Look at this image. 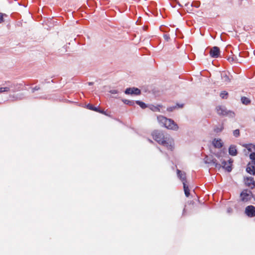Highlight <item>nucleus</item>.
<instances>
[{
  "instance_id": "obj_22",
  "label": "nucleus",
  "mask_w": 255,
  "mask_h": 255,
  "mask_svg": "<svg viewBox=\"0 0 255 255\" xmlns=\"http://www.w3.org/2000/svg\"><path fill=\"white\" fill-rule=\"evenodd\" d=\"M86 107L87 109H88L90 110H92V111H94L96 112H97V111H98V108H99V107H95L94 105H93L92 104H87L86 105Z\"/></svg>"
},
{
  "instance_id": "obj_28",
  "label": "nucleus",
  "mask_w": 255,
  "mask_h": 255,
  "mask_svg": "<svg viewBox=\"0 0 255 255\" xmlns=\"http://www.w3.org/2000/svg\"><path fill=\"white\" fill-rule=\"evenodd\" d=\"M240 132L239 129H235L233 131V135L235 137H238L240 136Z\"/></svg>"
},
{
  "instance_id": "obj_19",
  "label": "nucleus",
  "mask_w": 255,
  "mask_h": 255,
  "mask_svg": "<svg viewBox=\"0 0 255 255\" xmlns=\"http://www.w3.org/2000/svg\"><path fill=\"white\" fill-rule=\"evenodd\" d=\"M183 188L185 196L187 197H188L190 195V190L189 189L188 186L187 185L186 183H184Z\"/></svg>"
},
{
  "instance_id": "obj_23",
  "label": "nucleus",
  "mask_w": 255,
  "mask_h": 255,
  "mask_svg": "<svg viewBox=\"0 0 255 255\" xmlns=\"http://www.w3.org/2000/svg\"><path fill=\"white\" fill-rule=\"evenodd\" d=\"M160 106L158 105L157 106H155L154 105H150L149 109L153 112H159L160 111Z\"/></svg>"
},
{
  "instance_id": "obj_24",
  "label": "nucleus",
  "mask_w": 255,
  "mask_h": 255,
  "mask_svg": "<svg viewBox=\"0 0 255 255\" xmlns=\"http://www.w3.org/2000/svg\"><path fill=\"white\" fill-rule=\"evenodd\" d=\"M228 93L226 91H223L220 93V97L224 99H227Z\"/></svg>"
},
{
  "instance_id": "obj_5",
  "label": "nucleus",
  "mask_w": 255,
  "mask_h": 255,
  "mask_svg": "<svg viewBox=\"0 0 255 255\" xmlns=\"http://www.w3.org/2000/svg\"><path fill=\"white\" fill-rule=\"evenodd\" d=\"M253 196L251 191L248 189L244 190L240 194L241 200L244 202H247L252 199Z\"/></svg>"
},
{
  "instance_id": "obj_39",
  "label": "nucleus",
  "mask_w": 255,
  "mask_h": 255,
  "mask_svg": "<svg viewBox=\"0 0 255 255\" xmlns=\"http://www.w3.org/2000/svg\"><path fill=\"white\" fill-rule=\"evenodd\" d=\"M216 156L217 157H218V158L220 157V156H219V155L218 154H216Z\"/></svg>"
},
{
  "instance_id": "obj_11",
  "label": "nucleus",
  "mask_w": 255,
  "mask_h": 255,
  "mask_svg": "<svg viewBox=\"0 0 255 255\" xmlns=\"http://www.w3.org/2000/svg\"><path fill=\"white\" fill-rule=\"evenodd\" d=\"M246 185L251 189H253L255 186V182L254 178L252 177H247L244 179Z\"/></svg>"
},
{
  "instance_id": "obj_27",
  "label": "nucleus",
  "mask_w": 255,
  "mask_h": 255,
  "mask_svg": "<svg viewBox=\"0 0 255 255\" xmlns=\"http://www.w3.org/2000/svg\"><path fill=\"white\" fill-rule=\"evenodd\" d=\"M250 158L252 160L253 163H255V152H253L250 154Z\"/></svg>"
},
{
  "instance_id": "obj_18",
  "label": "nucleus",
  "mask_w": 255,
  "mask_h": 255,
  "mask_svg": "<svg viewBox=\"0 0 255 255\" xmlns=\"http://www.w3.org/2000/svg\"><path fill=\"white\" fill-rule=\"evenodd\" d=\"M224 129V126L223 124H222L218 126H216L214 128V131L216 133H219L221 132Z\"/></svg>"
},
{
  "instance_id": "obj_9",
  "label": "nucleus",
  "mask_w": 255,
  "mask_h": 255,
  "mask_svg": "<svg viewBox=\"0 0 255 255\" xmlns=\"http://www.w3.org/2000/svg\"><path fill=\"white\" fill-rule=\"evenodd\" d=\"M245 214L249 217H255V207L253 205H249L245 209Z\"/></svg>"
},
{
  "instance_id": "obj_41",
  "label": "nucleus",
  "mask_w": 255,
  "mask_h": 255,
  "mask_svg": "<svg viewBox=\"0 0 255 255\" xmlns=\"http://www.w3.org/2000/svg\"><path fill=\"white\" fill-rule=\"evenodd\" d=\"M148 141H149L150 142H151V143H152V141L151 140L149 139H148Z\"/></svg>"
},
{
  "instance_id": "obj_20",
  "label": "nucleus",
  "mask_w": 255,
  "mask_h": 255,
  "mask_svg": "<svg viewBox=\"0 0 255 255\" xmlns=\"http://www.w3.org/2000/svg\"><path fill=\"white\" fill-rule=\"evenodd\" d=\"M242 103L246 105H248L251 103V100L246 97H242L241 98Z\"/></svg>"
},
{
  "instance_id": "obj_16",
  "label": "nucleus",
  "mask_w": 255,
  "mask_h": 255,
  "mask_svg": "<svg viewBox=\"0 0 255 255\" xmlns=\"http://www.w3.org/2000/svg\"><path fill=\"white\" fill-rule=\"evenodd\" d=\"M212 144L216 148H221L223 146V143L221 141V139L215 138L212 142Z\"/></svg>"
},
{
  "instance_id": "obj_15",
  "label": "nucleus",
  "mask_w": 255,
  "mask_h": 255,
  "mask_svg": "<svg viewBox=\"0 0 255 255\" xmlns=\"http://www.w3.org/2000/svg\"><path fill=\"white\" fill-rule=\"evenodd\" d=\"M229 153L231 156H236L238 154L236 146L234 145H231L229 148Z\"/></svg>"
},
{
  "instance_id": "obj_1",
  "label": "nucleus",
  "mask_w": 255,
  "mask_h": 255,
  "mask_svg": "<svg viewBox=\"0 0 255 255\" xmlns=\"http://www.w3.org/2000/svg\"><path fill=\"white\" fill-rule=\"evenodd\" d=\"M153 138L159 144L166 147L168 149L172 150L174 148L173 141L164 136L162 131L155 130L152 133Z\"/></svg>"
},
{
  "instance_id": "obj_40",
  "label": "nucleus",
  "mask_w": 255,
  "mask_h": 255,
  "mask_svg": "<svg viewBox=\"0 0 255 255\" xmlns=\"http://www.w3.org/2000/svg\"><path fill=\"white\" fill-rule=\"evenodd\" d=\"M185 211V209L184 208V209H183V214H184Z\"/></svg>"
},
{
  "instance_id": "obj_25",
  "label": "nucleus",
  "mask_w": 255,
  "mask_h": 255,
  "mask_svg": "<svg viewBox=\"0 0 255 255\" xmlns=\"http://www.w3.org/2000/svg\"><path fill=\"white\" fill-rule=\"evenodd\" d=\"M252 144L249 143V144H244L243 145V146L246 148L249 151H252L253 149V147H252Z\"/></svg>"
},
{
  "instance_id": "obj_10",
  "label": "nucleus",
  "mask_w": 255,
  "mask_h": 255,
  "mask_svg": "<svg viewBox=\"0 0 255 255\" xmlns=\"http://www.w3.org/2000/svg\"><path fill=\"white\" fill-rule=\"evenodd\" d=\"M220 50L217 46H214L211 48L210 51V55L212 58H217L220 56Z\"/></svg>"
},
{
  "instance_id": "obj_31",
  "label": "nucleus",
  "mask_w": 255,
  "mask_h": 255,
  "mask_svg": "<svg viewBox=\"0 0 255 255\" xmlns=\"http://www.w3.org/2000/svg\"><path fill=\"white\" fill-rule=\"evenodd\" d=\"M227 60L230 62H233L235 60L234 56V55H231V56H228V58H227Z\"/></svg>"
},
{
  "instance_id": "obj_34",
  "label": "nucleus",
  "mask_w": 255,
  "mask_h": 255,
  "mask_svg": "<svg viewBox=\"0 0 255 255\" xmlns=\"http://www.w3.org/2000/svg\"><path fill=\"white\" fill-rule=\"evenodd\" d=\"M39 89H40V87L36 86L31 89V92L33 93L35 92V91H37Z\"/></svg>"
},
{
  "instance_id": "obj_35",
  "label": "nucleus",
  "mask_w": 255,
  "mask_h": 255,
  "mask_svg": "<svg viewBox=\"0 0 255 255\" xmlns=\"http://www.w3.org/2000/svg\"><path fill=\"white\" fill-rule=\"evenodd\" d=\"M109 93L112 94H116L119 93V91L117 90H111L109 91Z\"/></svg>"
},
{
  "instance_id": "obj_21",
  "label": "nucleus",
  "mask_w": 255,
  "mask_h": 255,
  "mask_svg": "<svg viewBox=\"0 0 255 255\" xmlns=\"http://www.w3.org/2000/svg\"><path fill=\"white\" fill-rule=\"evenodd\" d=\"M135 103L138 106H139L140 108H141L143 109H144L148 107L145 103L140 101H136Z\"/></svg>"
},
{
  "instance_id": "obj_8",
  "label": "nucleus",
  "mask_w": 255,
  "mask_h": 255,
  "mask_svg": "<svg viewBox=\"0 0 255 255\" xmlns=\"http://www.w3.org/2000/svg\"><path fill=\"white\" fill-rule=\"evenodd\" d=\"M220 75L223 82L226 84L231 82L232 76L230 75V73L229 72L223 71L221 73Z\"/></svg>"
},
{
  "instance_id": "obj_7",
  "label": "nucleus",
  "mask_w": 255,
  "mask_h": 255,
  "mask_svg": "<svg viewBox=\"0 0 255 255\" xmlns=\"http://www.w3.org/2000/svg\"><path fill=\"white\" fill-rule=\"evenodd\" d=\"M124 93L126 95H134L137 96L141 94V91L139 89L136 87L128 88L125 90Z\"/></svg>"
},
{
  "instance_id": "obj_38",
  "label": "nucleus",
  "mask_w": 255,
  "mask_h": 255,
  "mask_svg": "<svg viewBox=\"0 0 255 255\" xmlns=\"http://www.w3.org/2000/svg\"><path fill=\"white\" fill-rule=\"evenodd\" d=\"M93 84V82H89L88 83V85L91 86V85H92Z\"/></svg>"
},
{
  "instance_id": "obj_4",
  "label": "nucleus",
  "mask_w": 255,
  "mask_h": 255,
  "mask_svg": "<svg viewBox=\"0 0 255 255\" xmlns=\"http://www.w3.org/2000/svg\"><path fill=\"white\" fill-rule=\"evenodd\" d=\"M217 114L220 116H228L230 118H234L235 116L234 112L228 111L225 106H218L216 107Z\"/></svg>"
},
{
  "instance_id": "obj_36",
  "label": "nucleus",
  "mask_w": 255,
  "mask_h": 255,
  "mask_svg": "<svg viewBox=\"0 0 255 255\" xmlns=\"http://www.w3.org/2000/svg\"><path fill=\"white\" fill-rule=\"evenodd\" d=\"M97 112H98L99 113H101L104 115H107L106 113V112L104 110H101L99 108H98V110L97 111Z\"/></svg>"
},
{
  "instance_id": "obj_44",
  "label": "nucleus",
  "mask_w": 255,
  "mask_h": 255,
  "mask_svg": "<svg viewBox=\"0 0 255 255\" xmlns=\"http://www.w3.org/2000/svg\"><path fill=\"white\" fill-rule=\"evenodd\" d=\"M178 5H179L180 6H181V4H180L179 3H178Z\"/></svg>"
},
{
  "instance_id": "obj_17",
  "label": "nucleus",
  "mask_w": 255,
  "mask_h": 255,
  "mask_svg": "<svg viewBox=\"0 0 255 255\" xmlns=\"http://www.w3.org/2000/svg\"><path fill=\"white\" fill-rule=\"evenodd\" d=\"M122 102L128 106H134L135 103V101L132 100H129L127 99H122Z\"/></svg>"
},
{
  "instance_id": "obj_26",
  "label": "nucleus",
  "mask_w": 255,
  "mask_h": 255,
  "mask_svg": "<svg viewBox=\"0 0 255 255\" xmlns=\"http://www.w3.org/2000/svg\"><path fill=\"white\" fill-rule=\"evenodd\" d=\"M200 2L199 1H194L192 2L191 4V6H194L195 7L198 8L200 6Z\"/></svg>"
},
{
  "instance_id": "obj_30",
  "label": "nucleus",
  "mask_w": 255,
  "mask_h": 255,
  "mask_svg": "<svg viewBox=\"0 0 255 255\" xmlns=\"http://www.w3.org/2000/svg\"><path fill=\"white\" fill-rule=\"evenodd\" d=\"M176 108V106H170L167 108V110L168 112H172Z\"/></svg>"
},
{
  "instance_id": "obj_6",
  "label": "nucleus",
  "mask_w": 255,
  "mask_h": 255,
  "mask_svg": "<svg viewBox=\"0 0 255 255\" xmlns=\"http://www.w3.org/2000/svg\"><path fill=\"white\" fill-rule=\"evenodd\" d=\"M204 163L208 164L209 166H213L218 168H221V164L218 163L217 160L215 158H212L206 155L204 158Z\"/></svg>"
},
{
  "instance_id": "obj_43",
  "label": "nucleus",
  "mask_w": 255,
  "mask_h": 255,
  "mask_svg": "<svg viewBox=\"0 0 255 255\" xmlns=\"http://www.w3.org/2000/svg\"><path fill=\"white\" fill-rule=\"evenodd\" d=\"M177 106H179V107H182V105H181L179 106L178 104H177Z\"/></svg>"
},
{
  "instance_id": "obj_14",
  "label": "nucleus",
  "mask_w": 255,
  "mask_h": 255,
  "mask_svg": "<svg viewBox=\"0 0 255 255\" xmlns=\"http://www.w3.org/2000/svg\"><path fill=\"white\" fill-rule=\"evenodd\" d=\"M221 167L225 169L228 172H231L232 171V167L231 165H230V162L229 163L225 160H223L222 162V165H221Z\"/></svg>"
},
{
  "instance_id": "obj_37",
  "label": "nucleus",
  "mask_w": 255,
  "mask_h": 255,
  "mask_svg": "<svg viewBox=\"0 0 255 255\" xmlns=\"http://www.w3.org/2000/svg\"><path fill=\"white\" fill-rule=\"evenodd\" d=\"M252 147H253V149L255 150V144H252Z\"/></svg>"
},
{
  "instance_id": "obj_2",
  "label": "nucleus",
  "mask_w": 255,
  "mask_h": 255,
  "mask_svg": "<svg viewBox=\"0 0 255 255\" xmlns=\"http://www.w3.org/2000/svg\"><path fill=\"white\" fill-rule=\"evenodd\" d=\"M157 120L162 127L167 129L177 131L179 128L178 125L171 119H168L163 116H159L157 117Z\"/></svg>"
},
{
  "instance_id": "obj_12",
  "label": "nucleus",
  "mask_w": 255,
  "mask_h": 255,
  "mask_svg": "<svg viewBox=\"0 0 255 255\" xmlns=\"http://www.w3.org/2000/svg\"><path fill=\"white\" fill-rule=\"evenodd\" d=\"M246 171L248 173L255 176V163L249 162L247 166Z\"/></svg>"
},
{
  "instance_id": "obj_33",
  "label": "nucleus",
  "mask_w": 255,
  "mask_h": 255,
  "mask_svg": "<svg viewBox=\"0 0 255 255\" xmlns=\"http://www.w3.org/2000/svg\"><path fill=\"white\" fill-rule=\"evenodd\" d=\"M7 90V88H5V86L3 87H0V93H3V92H6V91Z\"/></svg>"
},
{
  "instance_id": "obj_42",
  "label": "nucleus",
  "mask_w": 255,
  "mask_h": 255,
  "mask_svg": "<svg viewBox=\"0 0 255 255\" xmlns=\"http://www.w3.org/2000/svg\"><path fill=\"white\" fill-rule=\"evenodd\" d=\"M113 98H115V99H118V98H119V97H117V96L113 97Z\"/></svg>"
},
{
  "instance_id": "obj_13",
  "label": "nucleus",
  "mask_w": 255,
  "mask_h": 255,
  "mask_svg": "<svg viewBox=\"0 0 255 255\" xmlns=\"http://www.w3.org/2000/svg\"><path fill=\"white\" fill-rule=\"evenodd\" d=\"M177 177L181 180L183 184L186 182V174L184 172H182L179 169H177Z\"/></svg>"
},
{
  "instance_id": "obj_29",
  "label": "nucleus",
  "mask_w": 255,
  "mask_h": 255,
  "mask_svg": "<svg viewBox=\"0 0 255 255\" xmlns=\"http://www.w3.org/2000/svg\"><path fill=\"white\" fill-rule=\"evenodd\" d=\"M6 16V14L5 13H0V23L3 21V16Z\"/></svg>"
},
{
  "instance_id": "obj_3",
  "label": "nucleus",
  "mask_w": 255,
  "mask_h": 255,
  "mask_svg": "<svg viewBox=\"0 0 255 255\" xmlns=\"http://www.w3.org/2000/svg\"><path fill=\"white\" fill-rule=\"evenodd\" d=\"M5 88H7L6 92L11 91L12 92H15L20 90L22 84H18L16 82H11L10 81H7L3 84Z\"/></svg>"
},
{
  "instance_id": "obj_32",
  "label": "nucleus",
  "mask_w": 255,
  "mask_h": 255,
  "mask_svg": "<svg viewBox=\"0 0 255 255\" xmlns=\"http://www.w3.org/2000/svg\"><path fill=\"white\" fill-rule=\"evenodd\" d=\"M163 37L166 41H168L170 39L169 35L167 34H164Z\"/></svg>"
}]
</instances>
